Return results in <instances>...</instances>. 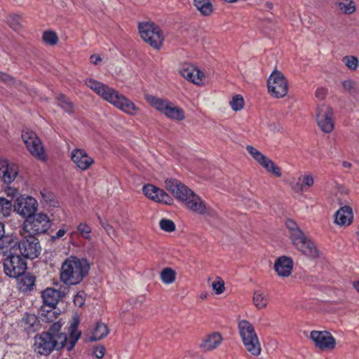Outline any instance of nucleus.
<instances>
[{"label":"nucleus","mask_w":359,"mask_h":359,"mask_svg":"<svg viewBox=\"0 0 359 359\" xmlns=\"http://www.w3.org/2000/svg\"><path fill=\"white\" fill-rule=\"evenodd\" d=\"M63 323L59 320L52 324L47 332H43L34 337V349L43 355H49L54 349H60L65 346L71 351L81 337V332L78 330L79 320L74 322L69 327V338L65 333L61 332Z\"/></svg>","instance_id":"obj_1"},{"label":"nucleus","mask_w":359,"mask_h":359,"mask_svg":"<svg viewBox=\"0 0 359 359\" xmlns=\"http://www.w3.org/2000/svg\"><path fill=\"white\" fill-rule=\"evenodd\" d=\"M165 186L168 191L191 212L198 215L215 217V212L208 207L205 202L193 191L175 179H167Z\"/></svg>","instance_id":"obj_2"},{"label":"nucleus","mask_w":359,"mask_h":359,"mask_svg":"<svg viewBox=\"0 0 359 359\" xmlns=\"http://www.w3.org/2000/svg\"><path fill=\"white\" fill-rule=\"evenodd\" d=\"M86 85L104 100L129 115H135L139 109L123 95L108 86L92 79L85 81Z\"/></svg>","instance_id":"obj_3"},{"label":"nucleus","mask_w":359,"mask_h":359,"mask_svg":"<svg viewBox=\"0 0 359 359\" xmlns=\"http://www.w3.org/2000/svg\"><path fill=\"white\" fill-rule=\"evenodd\" d=\"M89 269L90 266L86 259L70 257L62 264L60 280L68 285H76L88 274Z\"/></svg>","instance_id":"obj_4"},{"label":"nucleus","mask_w":359,"mask_h":359,"mask_svg":"<svg viewBox=\"0 0 359 359\" xmlns=\"http://www.w3.org/2000/svg\"><path fill=\"white\" fill-rule=\"evenodd\" d=\"M239 334L245 349L252 355L258 356L262 348L257 334L252 323L246 320L238 323Z\"/></svg>","instance_id":"obj_5"},{"label":"nucleus","mask_w":359,"mask_h":359,"mask_svg":"<svg viewBox=\"0 0 359 359\" xmlns=\"http://www.w3.org/2000/svg\"><path fill=\"white\" fill-rule=\"evenodd\" d=\"M51 226V221L48 216L40 212L34 214L32 216L26 218L22 229L20 230V235L31 234L37 235L46 233Z\"/></svg>","instance_id":"obj_6"},{"label":"nucleus","mask_w":359,"mask_h":359,"mask_svg":"<svg viewBox=\"0 0 359 359\" xmlns=\"http://www.w3.org/2000/svg\"><path fill=\"white\" fill-rule=\"evenodd\" d=\"M141 38L155 49H160L164 41V35L159 27L153 22H140L138 26Z\"/></svg>","instance_id":"obj_7"},{"label":"nucleus","mask_w":359,"mask_h":359,"mask_svg":"<svg viewBox=\"0 0 359 359\" xmlns=\"http://www.w3.org/2000/svg\"><path fill=\"white\" fill-rule=\"evenodd\" d=\"M22 239L18 241L17 253L24 258L34 259L37 257L41 252L38 239L31 234L21 235Z\"/></svg>","instance_id":"obj_8"},{"label":"nucleus","mask_w":359,"mask_h":359,"mask_svg":"<svg viewBox=\"0 0 359 359\" xmlns=\"http://www.w3.org/2000/svg\"><path fill=\"white\" fill-rule=\"evenodd\" d=\"M27 269L25 258L19 253L11 254L4 262V269L6 276L17 278L24 273Z\"/></svg>","instance_id":"obj_9"},{"label":"nucleus","mask_w":359,"mask_h":359,"mask_svg":"<svg viewBox=\"0 0 359 359\" xmlns=\"http://www.w3.org/2000/svg\"><path fill=\"white\" fill-rule=\"evenodd\" d=\"M267 86L269 93L276 98L284 97L288 91L287 81L283 74L278 71H275L270 75Z\"/></svg>","instance_id":"obj_10"},{"label":"nucleus","mask_w":359,"mask_h":359,"mask_svg":"<svg viewBox=\"0 0 359 359\" xmlns=\"http://www.w3.org/2000/svg\"><path fill=\"white\" fill-rule=\"evenodd\" d=\"M22 138L28 151L32 156L41 161L46 159V154L41 141L34 132L29 130H23Z\"/></svg>","instance_id":"obj_11"},{"label":"nucleus","mask_w":359,"mask_h":359,"mask_svg":"<svg viewBox=\"0 0 359 359\" xmlns=\"http://www.w3.org/2000/svg\"><path fill=\"white\" fill-rule=\"evenodd\" d=\"M316 120L321 130L326 133H331L334 128L332 108L325 104L319 106L317 109Z\"/></svg>","instance_id":"obj_12"},{"label":"nucleus","mask_w":359,"mask_h":359,"mask_svg":"<svg viewBox=\"0 0 359 359\" xmlns=\"http://www.w3.org/2000/svg\"><path fill=\"white\" fill-rule=\"evenodd\" d=\"M38 203L36 200L32 197L18 198L14 205V210L19 215L24 217L28 218L35 214L37 210Z\"/></svg>","instance_id":"obj_13"},{"label":"nucleus","mask_w":359,"mask_h":359,"mask_svg":"<svg viewBox=\"0 0 359 359\" xmlns=\"http://www.w3.org/2000/svg\"><path fill=\"white\" fill-rule=\"evenodd\" d=\"M310 336L315 346L320 349L332 350L335 347V339L328 332L313 330Z\"/></svg>","instance_id":"obj_14"},{"label":"nucleus","mask_w":359,"mask_h":359,"mask_svg":"<svg viewBox=\"0 0 359 359\" xmlns=\"http://www.w3.org/2000/svg\"><path fill=\"white\" fill-rule=\"evenodd\" d=\"M180 74L193 83L202 86L204 83L205 75L203 72L191 64H184L180 69Z\"/></svg>","instance_id":"obj_15"},{"label":"nucleus","mask_w":359,"mask_h":359,"mask_svg":"<svg viewBox=\"0 0 359 359\" xmlns=\"http://www.w3.org/2000/svg\"><path fill=\"white\" fill-rule=\"evenodd\" d=\"M142 191L146 196L156 202L163 203L168 205H170L172 203V199L164 190L152 184L144 186Z\"/></svg>","instance_id":"obj_16"},{"label":"nucleus","mask_w":359,"mask_h":359,"mask_svg":"<svg viewBox=\"0 0 359 359\" xmlns=\"http://www.w3.org/2000/svg\"><path fill=\"white\" fill-rule=\"evenodd\" d=\"M18 174V168L6 159H0V178L6 184H11Z\"/></svg>","instance_id":"obj_17"},{"label":"nucleus","mask_w":359,"mask_h":359,"mask_svg":"<svg viewBox=\"0 0 359 359\" xmlns=\"http://www.w3.org/2000/svg\"><path fill=\"white\" fill-rule=\"evenodd\" d=\"M71 158L76 166L82 170H86L94 163L93 158L83 149H76L72 151Z\"/></svg>","instance_id":"obj_18"},{"label":"nucleus","mask_w":359,"mask_h":359,"mask_svg":"<svg viewBox=\"0 0 359 359\" xmlns=\"http://www.w3.org/2000/svg\"><path fill=\"white\" fill-rule=\"evenodd\" d=\"M293 268V261L290 257L282 256L275 262L274 269L277 274L283 277H288Z\"/></svg>","instance_id":"obj_19"},{"label":"nucleus","mask_w":359,"mask_h":359,"mask_svg":"<svg viewBox=\"0 0 359 359\" xmlns=\"http://www.w3.org/2000/svg\"><path fill=\"white\" fill-rule=\"evenodd\" d=\"M18 240L10 235H4L0 239V253L4 255L17 253Z\"/></svg>","instance_id":"obj_20"},{"label":"nucleus","mask_w":359,"mask_h":359,"mask_svg":"<svg viewBox=\"0 0 359 359\" xmlns=\"http://www.w3.org/2000/svg\"><path fill=\"white\" fill-rule=\"evenodd\" d=\"M222 340V336L219 332H212L203 339L200 347L205 351H212L217 348L221 344Z\"/></svg>","instance_id":"obj_21"},{"label":"nucleus","mask_w":359,"mask_h":359,"mask_svg":"<svg viewBox=\"0 0 359 359\" xmlns=\"http://www.w3.org/2000/svg\"><path fill=\"white\" fill-rule=\"evenodd\" d=\"M41 297L43 299V305L47 306H55L60 298V292L48 287L42 292Z\"/></svg>","instance_id":"obj_22"},{"label":"nucleus","mask_w":359,"mask_h":359,"mask_svg":"<svg viewBox=\"0 0 359 359\" xmlns=\"http://www.w3.org/2000/svg\"><path fill=\"white\" fill-rule=\"evenodd\" d=\"M352 219V209L348 206L341 208L335 214V223L341 226L350 224Z\"/></svg>","instance_id":"obj_23"},{"label":"nucleus","mask_w":359,"mask_h":359,"mask_svg":"<svg viewBox=\"0 0 359 359\" xmlns=\"http://www.w3.org/2000/svg\"><path fill=\"white\" fill-rule=\"evenodd\" d=\"M60 313L55 310V306H41L39 311L41 320L45 323H55L58 318Z\"/></svg>","instance_id":"obj_24"},{"label":"nucleus","mask_w":359,"mask_h":359,"mask_svg":"<svg viewBox=\"0 0 359 359\" xmlns=\"http://www.w3.org/2000/svg\"><path fill=\"white\" fill-rule=\"evenodd\" d=\"M18 285L22 292H27L32 290L35 283V277L29 273H22L18 277Z\"/></svg>","instance_id":"obj_25"},{"label":"nucleus","mask_w":359,"mask_h":359,"mask_svg":"<svg viewBox=\"0 0 359 359\" xmlns=\"http://www.w3.org/2000/svg\"><path fill=\"white\" fill-rule=\"evenodd\" d=\"M145 99L150 105L163 114H164L170 103L168 100H163L151 95H147Z\"/></svg>","instance_id":"obj_26"},{"label":"nucleus","mask_w":359,"mask_h":359,"mask_svg":"<svg viewBox=\"0 0 359 359\" xmlns=\"http://www.w3.org/2000/svg\"><path fill=\"white\" fill-rule=\"evenodd\" d=\"M296 248L307 257L313 258L318 257V250L315 245L307 238Z\"/></svg>","instance_id":"obj_27"},{"label":"nucleus","mask_w":359,"mask_h":359,"mask_svg":"<svg viewBox=\"0 0 359 359\" xmlns=\"http://www.w3.org/2000/svg\"><path fill=\"white\" fill-rule=\"evenodd\" d=\"M164 115L168 118L182 121L184 118V112L182 108L170 102Z\"/></svg>","instance_id":"obj_28"},{"label":"nucleus","mask_w":359,"mask_h":359,"mask_svg":"<svg viewBox=\"0 0 359 359\" xmlns=\"http://www.w3.org/2000/svg\"><path fill=\"white\" fill-rule=\"evenodd\" d=\"M194 4L203 15L208 16L213 12V6L210 0H194Z\"/></svg>","instance_id":"obj_29"},{"label":"nucleus","mask_w":359,"mask_h":359,"mask_svg":"<svg viewBox=\"0 0 359 359\" xmlns=\"http://www.w3.org/2000/svg\"><path fill=\"white\" fill-rule=\"evenodd\" d=\"M109 333L107 326L103 323H97L93 330V334L90 337V341H98L105 337Z\"/></svg>","instance_id":"obj_30"},{"label":"nucleus","mask_w":359,"mask_h":359,"mask_svg":"<svg viewBox=\"0 0 359 359\" xmlns=\"http://www.w3.org/2000/svg\"><path fill=\"white\" fill-rule=\"evenodd\" d=\"M259 164L262 167H264L268 172L272 173L276 177L281 176L282 173L280 168L278 166H277L275 164V163L268 157L265 156L264 159H262Z\"/></svg>","instance_id":"obj_31"},{"label":"nucleus","mask_w":359,"mask_h":359,"mask_svg":"<svg viewBox=\"0 0 359 359\" xmlns=\"http://www.w3.org/2000/svg\"><path fill=\"white\" fill-rule=\"evenodd\" d=\"M252 302L257 309H263L266 307L269 300L263 292L255 291L253 294Z\"/></svg>","instance_id":"obj_32"},{"label":"nucleus","mask_w":359,"mask_h":359,"mask_svg":"<svg viewBox=\"0 0 359 359\" xmlns=\"http://www.w3.org/2000/svg\"><path fill=\"white\" fill-rule=\"evenodd\" d=\"M337 6L345 14H351L355 11V4L352 0H339Z\"/></svg>","instance_id":"obj_33"},{"label":"nucleus","mask_w":359,"mask_h":359,"mask_svg":"<svg viewBox=\"0 0 359 359\" xmlns=\"http://www.w3.org/2000/svg\"><path fill=\"white\" fill-rule=\"evenodd\" d=\"M314 179L311 174H306L299 178L297 184L301 191H306L313 186Z\"/></svg>","instance_id":"obj_34"},{"label":"nucleus","mask_w":359,"mask_h":359,"mask_svg":"<svg viewBox=\"0 0 359 359\" xmlns=\"http://www.w3.org/2000/svg\"><path fill=\"white\" fill-rule=\"evenodd\" d=\"M77 231L79 232L81 237L83 238L91 241L92 237V229L86 222H81L76 227Z\"/></svg>","instance_id":"obj_35"},{"label":"nucleus","mask_w":359,"mask_h":359,"mask_svg":"<svg viewBox=\"0 0 359 359\" xmlns=\"http://www.w3.org/2000/svg\"><path fill=\"white\" fill-rule=\"evenodd\" d=\"M12 203L11 200L0 197V218H4L10 215Z\"/></svg>","instance_id":"obj_36"},{"label":"nucleus","mask_w":359,"mask_h":359,"mask_svg":"<svg viewBox=\"0 0 359 359\" xmlns=\"http://www.w3.org/2000/svg\"><path fill=\"white\" fill-rule=\"evenodd\" d=\"M57 104L63 109L66 112L71 114L73 112V104L70 100L63 95H59L57 97Z\"/></svg>","instance_id":"obj_37"},{"label":"nucleus","mask_w":359,"mask_h":359,"mask_svg":"<svg viewBox=\"0 0 359 359\" xmlns=\"http://www.w3.org/2000/svg\"><path fill=\"white\" fill-rule=\"evenodd\" d=\"M341 85L344 89L352 95H355L359 93L358 86L351 79L343 81Z\"/></svg>","instance_id":"obj_38"},{"label":"nucleus","mask_w":359,"mask_h":359,"mask_svg":"<svg viewBox=\"0 0 359 359\" xmlns=\"http://www.w3.org/2000/svg\"><path fill=\"white\" fill-rule=\"evenodd\" d=\"M161 278L164 283L170 284L175 280V272L170 268H165L161 273Z\"/></svg>","instance_id":"obj_39"},{"label":"nucleus","mask_w":359,"mask_h":359,"mask_svg":"<svg viewBox=\"0 0 359 359\" xmlns=\"http://www.w3.org/2000/svg\"><path fill=\"white\" fill-rule=\"evenodd\" d=\"M342 61L344 65L351 70H355L359 65L358 58L353 55H347L344 57Z\"/></svg>","instance_id":"obj_40"},{"label":"nucleus","mask_w":359,"mask_h":359,"mask_svg":"<svg viewBox=\"0 0 359 359\" xmlns=\"http://www.w3.org/2000/svg\"><path fill=\"white\" fill-rule=\"evenodd\" d=\"M306 237L300 229L290 233V238L292 243L297 247L304 241Z\"/></svg>","instance_id":"obj_41"},{"label":"nucleus","mask_w":359,"mask_h":359,"mask_svg":"<svg viewBox=\"0 0 359 359\" xmlns=\"http://www.w3.org/2000/svg\"><path fill=\"white\" fill-rule=\"evenodd\" d=\"M43 41L50 45H55L58 41L57 34L52 31H46L43 34Z\"/></svg>","instance_id":"obj_42"},{"label":"nucleus","mask_w":359,"mask_h":359,"mask_svg":"<svg viewBox=\"0 0 359 359\" xmlns=\"http://www.w3.org/2000/svg\"><path fill=\"white\" fill-rule=\"evenodd\" d=\"M246 149L258 163H259L262 159H264V157L266 156L252 146H247Z\"/></svg>","instance_id":"obj_43"},{"label":"nucleus","mask_w":359,"mask_h":359,"mask_svg":"<svg viewBox=\"0 0 359 359\" xmlns=\"http://www.w3.org/2000/svg\"><path fill=\"white\" fill-rule=\"evenodd\" d=\"M159 226L162 230L167 232H172L174 231L175 229V223L172 220L168 219H162L159 222Z\"/></svg>","instance_id":"obj_44"},{"label":"nucleus","mask_w":359,"mask_h":359,"mask_svg":"<svg viewBox=\"0 0 359 359\" xmlns=\"http://www.w3.org/2000/svg\"><path fill=\"white\" fill-rule=\"evenodd\" d=\"M230 104L234 111H239L242 109L244 104L243 97L239 95L234 96L231 101Z\"/></svg>","instance_id":"obj_45"},{"label":"nucleus","mask_w":359,"mask_h":359,"mask_svg":"<svg viewBox=\"0 0 359 359\" xmlns=\"http://www.w3.org/2000/svg\"><path fill=\"white\" fill-rule=\"evenodd\" d=\"M212 287L217 294H220L224 291V282L220 277H217L212 283Z\"/></svg>","instance_id":"obj_46"},{"label":"nucleus","mask_w":359,"mask_h":359,"mask_svg":"<svg viewBox=\"0 0 359 359\" xmlns=\"http://www.w3.org/2000/svg\"><path fill=\"white\" fill-rule=\"evenodd\" d=\"M25 329L30 331L37 322V318L34 315H27L24 319Z\"/></svg>","instance_id":"obj_47"},{"label":"nucleus","mask_w":359,"mask_h":359,"mask_svg":"<svg viewBox=\"0 0 359 359\" xmlns=\"http://www.w3.org/2000/svg\"><path fill=\"white\" fill-rule=\"evenodd\" d=\"M5 194H6V196L8 197H9L11 200H13V198H16L18 199V198H20L19 197V192H18V190L16 189V188H14V187H7L5 190Z\"/></svg>","instance_id":"obj_48"},{"label":"nucleus","mask_w":359,"mask_h":359,"mask_svg":"<svg viewBox=\"0 0 359 359\" xmlns=\"http://www.w3.org/2000/svg\"><path fill=\"white\" fill-rule=\"evenodd\" d=\"M20 18L18 15H11L8 19V22L9 25L13 28L16 29L20 25Z\"/></svg>","instance_id":"obj_49"},{"label":"nucleus","mask_w":359,"mask_h":359,"mask_svg":"<svg viewBox=\"0 0 359 359\" xmlns=\"http://www.w3.org/2000/svg\"><path fill=\"white\" fill-rule=\"evenodd\" d=\"M94 354L96 358H102L105 354V348L103 346H97L94 349Z\"/></svg>","instance_id":"obj_50"},{"label":"nucleus","mask_w":359,"mask_h":359,"mask_svg":"<svg viewBox=\"0 0 359 359\" xmlns=\"http://www.w3.org/2000/svg\"><path fill=\"white\" fill-rule=\"evenodd\" d=\"M67 229H59L55 235H53L51 236V241H55L56 240L62 238L67 233Z\"/></svg>","instance_id":"obj_51"},{"label":"nucleus","mask_w":359,"mask_h":359,"mask_svg":"<svg viewBox=\"0 0 359 359\" xmlns=\"http://www.w3.org/2000/svg\"><path fill=\"white\" fill-rule=\"evenodd\" d=\"M97 218L100 225L104 229L108 234H110L111 231H114L113 227L107 222H104L99 215L97 216Z\"/></svg>","instance_id":"obj_52"},{"label":"nucleus","mask_w":359,"mask_h":359,"mask_svg":"<svg viewBox=\"0 0 359 359\" xmlns=\"http://www.w3.org/2000/svg\"><path fill=\"white\" fill-rule=\"evenodd\" d=\"M315 95L319 100H323L327 95V90L324 88H318Z\"/></svg>","instance_id":"obj_53"},{"label":"nucleus","mask_w":359,"mask_h":359,"mask_svg":"<svg viewBox=\"0 0 359 359\" xmlns=\"http://www.w3.org/2000/svg\"><path fill=\"white\" fill-rule=\"evenodd\" d=\"M0 81L5 82L8 84H13L14 83L13 78L4 73L0 72Z\"/></svg>","instance_id":"obj_54"},{"label":"nucleus","mask_w":359,"mask_h":359,"mask_svg":"<svg viewBox=\"0 0 359 359\" xmlns=\"http://www.w3.org/2000/svg\"><path fill=\"white\" fill-rule=\"evenodd\" d=\"M286 226L290 231V233L299 229L297 224L292 220H288L286 222Z\"/></svg>","instance_id":"obj_55"},{"label":"nucleus","mask_w":359,"mask_h":359,"mask_svg":"<svg viewBox=\"0 0 359 359\" xmlns=\"http://www.w3.org/2000/svg\"><path fill=\"white\" fill-rule=\"evenodd\" d=\"M90 62L94 64V65H98L101 61H102V58L100 57V55H92L90 57Z\"/></svg>","instance_id":"obj_56"},{"label":"nucleus","mask_w":359,"mask_h":359,"mask_svg":"<svg viewBox=\"0 0 359 359\" xmlns=\"http://www.w3.org/2000/svg\"><path fill=\"white\" fill-rule=\"evenodd\" d=\"M75 304H78L79 306H81L83 304V300L81 296H76L74 298Z\"/></svg>","instance_id":"obj_57"},{"label":"nucleus","mask_w":359,"mask_h":359,"mask_svg":"<svg viewBox=\"0 0 359 359\" xmlns=\"http://www.w3.org/2000/svg\"><path fill=\"white\" fill-rule=\"evenodd\" d=\"M5 235L4 225L0 222V239Z\"/></svg>","instance_id":"obj_58"},{"label":"nucleus","mask_w":359,"mask_h":359,"mask_svg":"<svg viewBox=\"0 0 359 359\" xmlns=\"http://www.w3.org/2000/svg\"><path fill=\"white\" fill-rule=\"evenodd\" d=\"M342 165L344 168H350L351 167V163L347 161H344L342 163Z\"/></svg>","instance_id":"obj_59"},{"label":"nucleus","mask_w":359,"mask_h":359,"mask_svg":"<svg viewBox=\"0 0 359 359\" xmlns=\"http://www.w3.org/2000/svg\"><path fill=\"white\" fill-rule=\"evenodd\" d=\"M353 286L355 289L359 292V280L354 283Z\"/></svg>","instance_id":"obj_60"},{"label":"nucleus","mask_w":359,"mask_h":359,"mask_svg":"<svg viewBox=\"0 0 359 359\" xmlns=\"http://www.w3.org/2000/svg\"><path fill=\"white\" fill-rule=\"evenodd\" d=\"M266 6L271 10L273 8V4L271 2H266Z\"/></svg>","instance_id":"obj_61"},{"label":"nucleus","mask_w":359,"mask_h":359,"mask_svg":"<svg viewBox=\"0 0 359 359\" xmlns=\"http://www.w3.org/2000/svg\"><path fill=\"white\" fill-rule=\"evenodd\" d=\"M74 233H76V231H72V232L71 233V236H72V235H73V234H74Z\"/></svg>","instance_id":"obj_62"}]
</instances>
